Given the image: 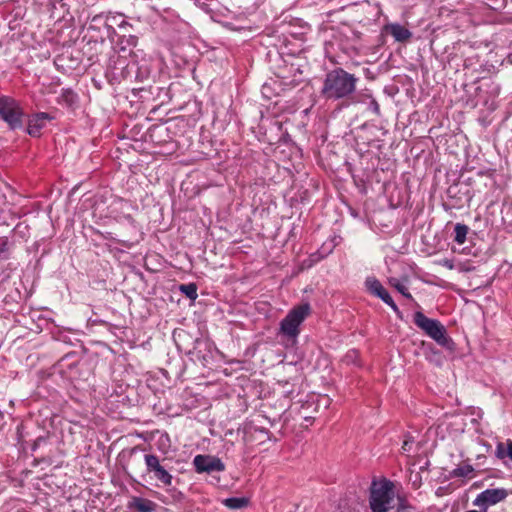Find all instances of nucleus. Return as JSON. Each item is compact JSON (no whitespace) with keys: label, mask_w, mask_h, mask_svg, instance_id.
I'll list each match as a JSON object with an SVG mask.
<instances>
[{"label":"nucleus","mask_w":512,"mask_h":512,"mask_svg":"<svg viewBox=\"0 0 512 512\" xmlns=\"http://www.w3.org/2000/svg\"><path fill=\"white\" fill-rule=\"evenodd\" d=\"M358 81L354 74L336 67L325 74L320 95L326 101L349 102L356 92Z\"/></svg>","instance_id":"1"},{"label":"nucleus","mask_w":512,"mask_h":512,"mask_svg":"<svg viewBox=\"0 0 512 512\" xmlns=\"http://www.w3.org/2000/svg\"><path fill=\"white\" fill-rule=\"evenodd\" d=\"M311 312V305L308 302L294 306L281 320L279 334L295 342L301 332V324L311 315Z\"/></svg>","instance_id":"2"},{"label":"nucleus","mask_w":512,"mask_h":512,"mask_svg":"<svg viewBox=\"0 0 512 512\" xmlns=\"http://www.w3.org/2000/svg\"><path fill=\"white\" fill-rule=\"evenodd\" d=\"M395 496L392 481H373L370 488L369 505L372 512H388Z\"/></svg>","instance_id":"3"},{"label":"nucleus","mask_w":512,"mask_h":512,"mask_svg":"<svg viewBox=\"0 0 512 512\" xmlns=\"http://www.w3.org/2000/svg\"><path fill=\"white\" fill-rule=\"evenodd\" d=\"M26 113L21 103L10 96L0 97V118L10 130H23Z\"/></svg>","instance_id":"4"},{"label":"nucleus","mask_w":512,"mask_h":512,"mask_svg":"<svg viewBox=\"0 0 512 512\" xmlns=\"http://www.w3.org/2000/svg\"><path fill=\"white\" fill-rule=\"evenodd\" d=\"M413 322L440 346H449L451 339L447 336L446 328L439 320L428 318L423 312L417 311L413 315Z\"/></svg>","instance_id":"5"},{"label":"nucleus","mask_w":512,"mask_h":512,"mask_svg":"<svg viewBox=\"0 0 512 512\" xmlns=\"http://www.w3.org/2000/svg\"><path fill=\"white\" fill-rule=\"evenodd\" d=\"M165 461V458L160 459L159 456L153 453H147L144 455L146 472L157 481V486L159 487H170L173 483V476Z\"/></svg>","instance_id":"6"},{"label":"nucleus","mask_w":512,"mask_h":512,"mask_svg":"<svg viewBox=\"0 0 512 512\" xmlns=\"http://www.w3.org/2000/svg\"><path fill=\"white\" fill-rule=\"evenodd\" d=\"M52 120H54V116L47 112L33 113L28 115L27 119L25 118L26 127L24 126L23 130L31 137L39 138L47 122Z\"/></svg>","instance_id":"7"},{"label":"nucleus","mask_w":512,"mask_h":512,"mask_svg":"<svg viewBox=\"0 0 512 512\" xmlns=\"http://www.w3.org/2000/svg\"><path fill=\"white\" fill-rule=\"evenodd\" d=\"M365 285L371 294L379 297L384 303L392 308V310L399 318H402L401 311L399 310L398 306L378 279L374 277H368L365 281Z\"/></svg>","instance_id":"8"},{"label":"nucleus","mask_w":512,"mask_h":512,"mask_svg":"<svg viewBox=\"0 0 512 512\" xmlns=\"http://www.w3.org/2000/svg\"><path fill=\"white\" fill-rule=\"evenodd\" d=\"M507 496L508 491L504 488H489L478 494L473 504L486 509L505 500Z\"/></svg>","instance_id":"9"},{"label":"nucleus","mask_w":512,"mask_h":512,"mask_svg":"<svg viewBox=\"0 0 512 512\" xmlns=\"http://www.w3.org/2000/svg\"><path fill=\"white\" fill-rule=\"evenodd\" d=\"M195 470L198 473L207 472L211 473L214 471H224V463L217 457L208 455H197L193 459Z\"/></svg>","instance_id":"10"},{"label":"nucleus","mask_w":512,"mask_h":512,"mask_svg":"<svg viewBox=\"0 0 512 512\" xmlns=\"http://www.w3.org/2000/svg\"><path fill=\"white\" fill-rule=\"evenodd\" d=\"M127 507L131 511L154 512L155 508H156V504L149 499L134 496L128 502Z\"/></svg>","instance_id":"11"},{"label":"nucleus","mask_w":512,"mask_h":512,"mask_svg":"<svg viewBox=\"0 0 512 512\" xmlns=\"http://www.w3.org/2000/svg\"><path fill=\"white\" fill-rule=\"evenodd\" d=\"M385 30L398 42H406L412 37L410 30L398 23L386 25Z\"/></svg>","instance_id":"12"},{"label":"nucleus","mask_w":512,"mask_h":512,"mask_svg":"<svg viewBox=\"0 0 512 512\" xmlns=\"http://www.w3.org/2000/svg\"><path fill=\"white\" fill-rule=\"evenodd\" d=\"M104 18V25L107 28L108 36L114 35L116 33L113 24H117L119 27H124L125 25H128V23L121 19L120 23H117L118 16H112V15H106L103 14L95 15L92 18V22H100Z\"/></svg>","instance_id":"13"},{"label":"nucleus","mask_w":512,"mask_h":512,"mask_svg":"<svg viewBox=\"0 0 512 512\" xmlns=\"http://www.w3.org/2000/svg\"><path fill=\"white\" fill-rule=\"evenodd\" d=\"M78 102L77 94L70 88H64L61 91L58 103L73 108Z\"/></svg>","instance_id":"14"},{"label":"nucleus","mask_w":512,"mask_h":512,"mask_svg":"<svg viewBox=\"0 0 512 512\" xmlns=\"http://www.w3.org/2000/svg\"><path fill=\"white\" fill-rule=\"evenodd\" d=\"M495 456L500 460L509 458L512 461V440L508 439L505 443L498 442Z\"/></svg>","instance_id":"15"},{"label":"nucleus","mask_w":512,"mask_h":512,"mask_svg":"<svg viewBox=\"0 0 512 512\" xmlns=\"http://www.w3.org/2000/svg\"><path fill=\"white\" fill-rule=\"evenodd\" d=\"M474 468L470 464H464L456 467L451 471V476L455 478H472Z\"/></svg>","instance_id":"16"},{"label":"nucleus","mask_w":512,"mask_h":512,"mask_svg":"<svg viewBox=\"0 0 512 512\" xmlns=\"http://www.w3.org/2000/svg\"><path fill=\"white\" fill-rule=\"evenodd\" d=\"M223 504L230 509H241L248 504V500L244 497H231L223 501Z\"/></svg>","instance_id":"17"},{"label":"nucleus","mask_w":512,"mask_h":512,"mask_svg":"<svg viewBox=\"0 0 512 512\" xmlns=\"http://www.w3.org/2000/svg\"><path fill=\"white\" fill-rule=\"evenodd\" d=\"M468 227L464 224L457 223L454 227V241L463 244L466 241Z\"/></svg>","instance_id":"18"},{"label":"nucleus","mask_w":512,"mask_h":512,"mask_svg":"<svg viewBox=\"0 0 512 512\" xmlns=\"http://www.w3.org/2000/svg\"><path fill=\"white\" fill-rule=\"evenodd\" d=\"M179 290L190 300H195L198 296L195 283L181 284Z\"/></svg>","instance_id":"19"},{"label":"nucleus","mask_w":512,"mask_h":512,"mask_svg":"<svg viewBox=\"0 0 512 512\" xmlns=\"http://www.w3.org/2000/svg\"><path fill=\"white\" fill-rule=\"evenodd\" d=\"M389 283L398 291L400 292L405 298L413 300V296L408 291L407 287L400 283V281L396 278H392L389 280Z\"/></svg>","instance_id":"20"},{"label":"nucleus","mask_w":512,"mask_h":512,"mask_svg":"<svg viewBox=\"0 0 512 512\" xmlns=\"http://www.w3.org/2000/svg\"><path fill=\"white\" fill-rule=\"evenodd\" d=\"M398 512H401L405 509L410 508L411 506L408 504L407 500L398 495Z\"/></svg>","instance_id":"21"},{"label":"nucleus","mask_w":512,"mask_h":512,"mask_svg":"<svg viewBox=\"0 0 512 512\" xmlns=\"http://www.w3.org/2000/svg\"><path fill=\"white\" fill-rule=\"evenodd\" d=\"M412 443H413V440L412 439H406L404 440L403 444H402V451L404 452H409L410 449H411V446H412Z\"/></svg>","instance_id":"22"},{"label":"nucleus","mask_w":512,"mask_h":512,"mask_svg":"<svg viewBox=\"0 0 512 512\" xmlns=\"http://www.w3.org/2000/svg\"><path fill=\"white\" fill-rule=\"evenodd\" d=\"M137 42H138V38L136 36H133V35H130L127 39H126V43L128 46H131V47H135L137 45Z\"/></svg>","instance_id":"23"},{"label":"nucleus","mask_w":512,"mask_h":512,"mask_svg":"<svg viewBox=\"0 0 512 512\" xmlns=\"http://www.w3.org/2000/svg\"><path fill=\"white\" fill-rule=\"evenodd\" d=\"M371 105L373 107V110L375 111V113L379 114L380 112V107H379V104L377 103V101L373 100L371 102Z\"/></svg>","instance_id":"24"},{"label":"nucleus","mask_w":512,"mask_h":512,"mask_svg":"<svg viewBox=\"0 0 512 512\" xmlns=\"http://www.w3.org/2000/svg\"><path fill=\"white\" fill-rule=\"evenodd\" d=\"M138 450H142V451H144V450H145V448H143V447H141V446H135V447H133V448L131 449L130 454L132 455L133 453H135V452H136V451H138Z\"/></svg>","instance_id":"25"},{"label":"nucleus","mask_w":512,"mask_h":512,"mask_svg":"<svg viewBox=\"0 0 512 512\" xmlns=\"http://www.w3.org/2000/svg\"><path fill=\"white\" fill-rule=\"evenodd\" d=\"M41 441H45V439H44V438H42V437L37 438V439H36V441H35V443H34V447H33V449H35V448H36V446H37V445H39Z\"/></svg>","instance_id":"26"},{"label":"nucleus","mask_w":512,"mask_h":512,"mask_svg":"<svg viewBox=\"0 0 512 512\" xmlns=\"http://www.w3.org/2000/svg\"><path fill=\"white\" fill-rule=\"evenodd\" d=\"M508 61H509L510 63H512V54H510V55L508 56Z\"/></svg>","instance_id":"27"},{"label":"nucleus","mask_w":512,"mask_h":512,"mask_svg":"<svg viewBox=\"0 0 512 512\" xmlns=\"http://www.w3.org/2000/svg\"><path fill=\"white\" fill-rule=\"evenodd\" d=\"M446 266H448L449 268H452V264L446 263Z\"/></svg>","instance_id":"28"},{"label":"nucleus","mask_w":512,"mask_h":512,"mask_svg":"<svg viewBox=\"0 0 512 512\" xmlns=\"http://www.w3.org/2000/svg\"><path fill=\"white\" fill-rule=\"evenodd\" d=\"M446 266H448L449 268H452V264L446 263Z\"/></svg>","instance_id":"29"}]
</instances>
